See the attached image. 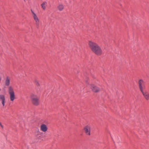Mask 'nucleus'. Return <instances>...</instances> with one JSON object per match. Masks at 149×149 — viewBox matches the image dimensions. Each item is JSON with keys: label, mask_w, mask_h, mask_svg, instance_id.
Returning <instances> with one entry per match:
<instances>
[{"label": "nucleus", "mask_w": 149, "mask_h": 149, "mask_svg": "<svg viewBox=\"0 0 149 149\" xmlns=\"http://www.w3.org/2000/svg\"><path fill=\"white\" fill-rule=\"evenodd\" d=\"M89 45L91 50L97 55H100L102 53V51L101 47L96 43L93 41L89 42Z\"/></svg>", "instance_id": "obj_1"}, {"label": "nucleus", "mask_w": 149, "mask_h": 149, "mask_svg": "<svg viewBox=\"0 0 149 149\" xmlns=\"http://www.w3.org/2000/svg\"><path fill=\"white\" fill-rule=\"evenodd\" d=\"M30 98L33 105L35 106H38L39 105V99L37 95L32 94Z\"/></svg>", "instance_id": "obj_2"}, {"label": "nucleus", "mask_w": 149, "mask_h": 149, "mask_svg": "<svg viewBox=\"0 0 149 149\" xmlns=\"http://www.w3.org/2000/svg\"><path fill=\"white\" fill-rule=\"evenodd\" d=\"M8 92L11 101H14L15 98V95L13 89L11 86H9V88Z\"/></svg>", "instance_id": "obj_3"}, {"label": "nucleus", "mask_w": 149, "mask_h": 149, "mask_svg": "<svg viewBox=\"0 0 149 149\" xmlns=\"http://www.w3.org/2000/svg\"><path fill=\"white\" fill-rule=\"evenodd\" d=\"M139 86L141 91L145 90L146 87L145 82L142 79H140L138 82Z\"/></svg>", "instance_id": "obj_4"}, {"label": "nucleus", "mask_w": 149, "mask_h": 149, "mask_svg": "<svg viewBox=\"0 0 149 149\" xmlns=\"http://www.w3.org/2000/svg\"><path fill=\"white\" fill-rule=\"evenodd\" d=\"M31 12L33 14V16L34 19V20L36 22V24L37 26V27L38 28L39 26V21L38 19L37 16L36 14L33 12V11L31 10Z\"/></svg>", "instance_id": "obj_5"}, {"label": "nucleus", "mask_w": 149, "mask_h": 149, "mask_svg": "<svg viewBox=\"0 0 149 149\" xmlns=\"http://www.w3.org/2000/svg\"><path fill=\"white\" fill-rule=\"evenodd\" d=\"M84 130V132L87 135L90 136L91 135V128L89 126L87 125L86 126Z\"/></svg>", "instance_id": "obj_6"}, {"label": "nucleus", "mask_w": 149, "mask_h": 149, "mask_svg": "<svg viewBox=\"0 0 149 149\" xmlns=\"http://www.w3.org/2000/svg\"><path fill=\"white\" fill-rule=\"evenodd\" d=\"M144 97L146 100H149V93L145 90L141 91Z\"/></svg>", "instance_id": "obj_7"}, {"label": "nucleus", "mask_w": 149, "mask_h": 149, "mask_svg": "<svg viewBox=\"0 0 149 149\" xmlns=\"http://www.w3.org/2000/svg\"><path fill=\"white\" fill-rule=\"evenodd\" d=\"M0 100L3 106L4 107L5 102V97L4 95H0Z\"/></svg>", "instance_id": "obj_8"}, {"label": "nucleus", "mask_w": 149, "mask_h": 149, "mask_svg": "<svg viewBox=\"0 0 149 149\" xmlns=\"http://www.w3.org/2000/svg\"><path fill=\"white\" fill-rule=\"evenodd\" d=\"M91 87L92 91L95 92H97L99 91V88L95 85H91Z\"/></svg>", "instance_id": "obj_9"}, {"label": "nucleus", "mask_w": 149, "mask_h": 149, "mask_svg": "<svg viewBox=\"0 0 149 149\" xmlns=\"http://www.w3.org/2000/svg\"><path fill=\"white\" fill-rule=\"evenodd\" d=\"M41 130L43 132H45L47 130V126L44 124L41 125L40 126Z\"/></svg>", "instance_id": "obj_10"}, {"label": "nucleus", "mask_w": 149, "mask_h": 149, "mask_svg": "<svg viewBox=\"0 0 149 149\" xmlns=\"http://www.w3.org/2000/svg\"><path fill=\"white\" fill-rule=\"evenodd\" d=\"M36 136L38 139H41L43 137V133L39 132H38Z\"/></svg>", "instance_id": "obj_11"}, {"label": "nucleus", "mask_w": 149, "mask_h": 149, "mask_svg": "<svg viewBox=\"0 0 149 149\" xmlns=\"http://www.w3.org/2000/svg\"><path fill=\"white\" fill-rule=\"evenodd\" d=\"M10 84V79L8 77H7L5 81V85L8 86Z\"/></svg>", "instance_id": "obj_12"}, {"label": "nucleus", "mask_w": 149, "mask_h": 149, "mask_svg": "<svg viewBox=\"0 0 149 149\" xmlns=\"http://www.w3.org/2000/svg\"><path fill=\"white\" fill-rule=\"evenodd\" d=\"M47 2L46 1H44L41 4L42 8L43 10H45L46 8V6L47 5Z\"/></svg>", "instance_id": "obj_13"}, {"label": "nucleus", "mask_w": 149, "mask_h": 149, "mask_svg": "<svg viewBox=\"0 0 149 149\" xmlns=\"http://www.w3.org/2000/svg\"><path fill=\"white\" fill-rule=\"evenodd\" d=\"M64 6L63 4H59L58 6V8L60 11L62 10L64 8Z\"/></svg>", "instance_id": "obj_14"}, {"label": "nucleus", "mask_w": 149, "mask_h": 149, "mask_svg": "<svg viewBox=\"0 0 149 149\" xmlns=\"http://www.w3.org/2000/svg\"><path fill=\"white\" fill-rule=\"evenodd\" d=\"M35 83L36 84V85L38 86H40V84H39L38 81H37V80H36L35 81Z\"/></svg>", "instance_id": "obj_15"}, {"label": "nucleus", "mask_w": 149, "mask_h": 149, "mask_svg": "<svg viewBox=\"0 0 149 149\" xmlns=\"http://www.w3.org/2000/svg\"><path fill=\"white\" fill-rule=\"evenodd\" d=\"M1 127L2 128H3V126L2 125H1Z\"/></svg>", "instance_id": "obj_16"}, {"label": "nucleus", "mask_w": 149, "mask_h": 149, "mask_svg": "<svg viewBox=\"0 0 149 149\" xmlns=\"http://www.w3.org/2000/svg\"><path fill=\"white\" fill-rule=\"evenodd\" d=\"M2 124H1V123L0 122V125L1 126V125Z\"/></svg>", "instance_id": "obj_17"}]
</instances>
